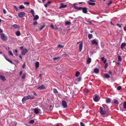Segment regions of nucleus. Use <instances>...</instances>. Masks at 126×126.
<instances>
[{
	"mask_svg": "<svg viewBox=\"0 0 126 126\" xmlns=\"http://www.w3.org/2000/svg\"><path fill=\"white\" fill-rule=\"evenodd\" d=\"M107 109V107L105 105H103L102 107H100V111L101 114L104 116H108L109 114L106 112Z\"/></svg>",
	"mask_w": 126,
	"mask_h": 126,
	"instance_id": "1",
	"label": "nucleus"
},
{
	"mask_svg": "<svg viewBox=\"0 0 126 126\" xmlns=\"http://www.w3.org/2000/svg\"><path fill=\"white\" fill-rule=\"evenodd\" d=\"M1 38L3 40L6 41L7 40V37L3 33H1L0 34Z\"/></svg>",
	"mask_w": 126,
	"mask_h": 126,
	"instance_id": "2",
	"label": "nucleus"
},
{
	"mask_svg": "<svg viewBox=\"0 0 126 126\" xmlns=\"http://www.w3.org/2000/svg\"><path fill=\"white\" fill-rule=\"evenodd\" d=\"M95 1L96 0H89V1L87 3L89 5L94 6L95 5Z\"/></svg>",
	"mask_w": 126,
	"mask_h": 126,
	"instance_id": "3",
	"label": "nucleus"
},
{
	"mask_svg": "<svg viewBox=\"0 0 126 126\" xmlns=\"http://www.w3.org/2000/svg\"><path fill=\"white\" fill-rule=\"evenodd\" d=\"M100 98L99 96L96 95H95L93 97V99L96 102H98Z\"/></svg>",
	"mask_w": 126,
	"mask_h": 126,
	"instance_id": "4",
	"label": "nucleus"
},
{
	"mask_svg": "<svg viewBox=\"0 0 126 126\" xmlns=\"http://www.w3.org/2000/svg\"><path fill=\"white\" fill-rule=\"evenodd\" d=\"M28 52V50L27 49L24 48L22 49L21 51V54L23 55H25L26 53Z\"/></svg>",
	"mask_w": 126,
	"mask_h": 126,
	"instance_id": "5",
	"label": "nucleus"
},
{
	"mask_svg": "<svg viewBox=\"0 0 126 126\" xmlns=\"http://www.w3.org/2000/svg\"><path fill=\"white\" fill-rule=\"evenodd\" d=\"M25 15L24 12H20L18 14V16L19 17H22L24 16Z\"/></svg>",
	"mask_w": 126,
	"mask_h": 126,
	"instance_id": "6",
	"label": "nucleus"
},
{
	"mask_svg": "<svg viewBox=\"0 0 126 126\" xmlns=\"http://www.w3.org/2000/svg\"><path fill=\"white\" fill-rule=\"evenodd\" d=\"M91 42L93 45H97L98 44L97 40H96V39L93 40L91 41Z\"/></svg>",
	"mask_w": 126,
	"mask_h": 126,
	"instance_id": "7",
	"label": "nucleus"
},
{
	"mask_svg": "<svg viewBox=\"0 0 126 126\" xmlns=\"http://www.w3.org/2000/svg\"><path fill=\"white\" fill-rule=\"evenodd\" d=\"M62 104L64 108H66L67 107V103L65 101L63 100L62 102Z\"/></svg>",
	"mask_w": 126,
	"mask_h": 126,
	"instance_id": "8",
	"label": "nucleus"
},
{
	"mask_svg": "<svg viewBox=\"0 0 126 126\" xmlns=\"http://www.w3.org/2000/svg\"><path fill=\"white\" fill-rule=\"evenodd\" d=\"M63 3H61L60 4L61 6L59 7V8L60 9L62 8H64L67 6L66 5H63Z\"/></svg>",
	"mask_w": 126,
	"mask_h": 126,
	"instance_id": "9",
	"label": "nucleus"
},
{
	"mask_svg": "<svg viewBox=\"0 0 126 126\" xmlns=\"http://www.w3.org/2000/svg\"><path fill=\"white\" fill-rule=\"evenodd\" d=\"M126 46V43H122L121 45V48L122 50L123 49V48L124 47Z\"/></svg>",
	"mask_w": 126,
	"mask_h": 126,
	"instance_id": "10",
	"label": "nucleus"
},
{
	"mask_svg": "<svg viewBox=\"0 0 126 126\" xmlns=\"http://www.w3.org/2000/svg\"><path fill=\"white\" fill-rule=\"evenodd\" d=\"M34 112L36 114H38L39 112V110L38 108H35L33 109Z\"/></svg>",
	"mask_w": 126,
	"mask_h": 126,
	"instance_id": "11",
	"label": "nucleus"
},
{
	"mask_svg": "<svg viewBox=\"0 0 126 126\" xmlns=\"http://www.w3.org/2000/svg\"><path fill=\"white\" fill-rule=\"evenodd\" d=\"M82 45H83V44H82V43H81L79 44V51L80 52L81 51V50L82 49Z\"/></svg>",
	"mask_w": 126,
	"mask_h": 126,
	"instance_id": "12",
	"label": "nucleus"
},
{
	"mask_svg": "<svg viewBox=\"0 0 126 126\" xmlns=\"http://www.w3.org/2000/svg\"><path fill=\"white\" fill-rule=\"evenodd\" d=\"M12 26L15 29H18L20 27L19 25L17 24H15Z\"/></svg>",
	"mask_w": 126,
	"mask_h": 126,
	"instance_id": "13",
	"label": "nucleus"
},
{
	"mask_svg": "<svg viewBox=\"0 0 126 126\" xmlns=\"http://www.w3.org/2000/svg\"><path fill=\"white\" fill-rule=\"evenodd\" d=\"M83 12L84 13H86L87 12V9L86 7L83 8L82 9Z\"/></svg>",
	"mask_w": 126,
	"mask_h": 126,
	"instance_id": "14",
	"label": "nucleus"
},
{
	"mask_svg": "<svg viewBox=\"0 0 126 126\" xmlns=\"http://www.w3.org/2000/svg\"><path fill=\"white\" fill-rule=\"evenodd\" d=\"M0 79L3 81H5L6 80V78L4 76L1 75L0 76Z\"/></svg>",
	"mask_w": 126,
	"mask_h": 126,
	"instance_id": "15",
	"label": "nucleus"
},
{
	"mask_svg": "<svg viewBox=\"0 0 126 126\" xmlns=\"http://www.w3.org/2000/svg\"><path fill=\"white\" fill-rule=\"evenodd\" d=\"M28 99H29L27 96H25L22 98V102H24L26 100H28Z\"/></svg>",
	"mask_w": 126,
	"mask_h": 126,
	"instance_id": "16",
	"label": "nucleus"
},
{
	"mask_svg": "<svg viewBox=\"0 0 126 126\" xmlns=\"http://www.w3.org/2000/svg\"><path fill=\"white\" fill-rule=\"evenodd\" d=\"M28 99H32L34 98V96L30 95H28L27 96Z\"/></svg>",
	"mask_w": 126,
	"mask_h": 126,
	"instance_id": "17",
	"label": "nucleus"
},
{
	"mask_svg": "<svg viewBox=\"0 0 126 126\" xmlns=\"http://www.w3.org/2000/svg\"><path fill=\"white\" fill-rule=\"evenodd\" d=\"M33 16L34 17V20H36L38 19L39 18V16L36 15L35 16L34 15V16Z\"/></svg>",
	"mask_w": 126,
	"mask_h": 126,
	"instance_id": "18",
	"label": "nucleus"
},
{
	"mask_svg": "<svg viewBox=\"0 0 126 126\" xmlns=\"http://www.w3.org/2000/svg\"><path fill=\"white\" fill-rule=\"evenodd\" d=\"M94 71L95 73L97 74L99 73V69L97 68H95L94 69Z\"/></svg>",
	"mask_w": 126,
	"mask_h": 126,
	"instance_id": "19",
	"label": "nucleus"
},
{
	"mask_svg": "<svg viewBox=\"0 0 126 126\" xmlns=\"http://www.w3.org/2000/svg\"><path fill=\"white\" fill-rule=\"evenodd\" d=\"M50 26L51 28L55 30H57L58 29V28L56 26H55V27H54V25H53L52 24Z\"/></svg>",
	"mask_w": 126,
	"mask_h": 126,
	"instance_id": "20",
	"label": "nucleus"
},
{
	"mask_svg": "<svg viewBox=\"0 0 126 126\" xmlns=\"http://www.w3.org/2000/svg\"><path fill=\"white\" fill-rule=\"evenodd\" d=\"M45 89V87L43 85H42L39 86L38 88V89H40V90L44 89Z\"/></svg>",
	"mask_w": 126,
	"mask_h": 126,
	"instance_id": "21",
	"label": "nucleus"
},
{
	"mask_svg": "<svg viewBox=\"0 0 126 126\" xmlns=\"http://www.w3.org/2000/svg\"><path fill=\"white\" fill-rule=\"evenodd\" d=\"M111 99L110 98H108L106 100V102L107 103H110L111 101Z\"/></svg>",
	"mask_w": 126,
	"mask_h": 126,
	"instance_id": "22",
	"label": "nucleus"
},
{
	"mask_svg": "<svg viewBox=\"0 0 126 126\" xmlns=\"http://www.w3.org/2000/svg\"><path fill=\"white\" fill-rule=\"evenodd\" d=\"M39 63L38 62H37L35 63V67L36 68H38L39 66Z\"/></svg>",
	"mask_w": 126,
	"mask_h": 126,
	"instance_id": "23",
	"label": "nucleus"
},
{
	"mask_svg": "<svg viewBox=\"0 0 126 126\" xmlns=\"http://www.w3.org/2000/svg\"><path fill=\"white\" fill-rule=\"evenodd\" d=\"M91 59L90 58H88L87 60V63L89 64L91 62Z\"/></svg>",
	"mask_w": 126,
	"mask_h": 126,
	"instance_id": "24",
	"label": "nucleus"
},
{
	"mask_svg": "<svg viewBox=\"0 0 126 126\" xmlns=\"http://www.w3.org/2000/svg\"><path fill=\"white\" fill-rule=\"evenodd\" d=\"M16 34L17 36H19L21 35V33L20 32L17 31L16 33Z\"/></svg>",
	"mask_w": 126,
	"mask_h": 126,
	"instance_id": "25",
	"label": "nucleus"
},
{
	"mask_svg": "<svg viewBox=\"0 0 126 126\" xmlns=\"http://www.w3.org/2000/svg\"><path fill=\"white\" fill-rule=\"evenodd\" d=\"M114 104H119V101H118L116 99H114Z\"/></svg>",
	"mask_w": 126,
	"mask_h": 126,
	"instance_id": "26",
	"label": "nucleus"
},
{
	"mask_svg": "<svg viewBox=\"0 0 126 126\" xmlns=\"http://www.w3.org/2000/svg\"><path fill=\"white\" fill-rule=\"evenodd\" d=\"M105 77L106 78H109L110 77V76L109 75L107 74H106L105 75Z\"/></svg>",
	"mask_w": 126,
	"mask_h": 126,
	"instance_id": "27",
	"label": "nucleus"
},
{
	"mask_svg": "<svg viewBox=\"0 0 126 126\" xmlns=\"http://www.w3.org/2000/svg\"><path fill=\"white\" fill-rule=\"evenodd\" d=\"M71 23L70 22L67 21L66 22L65 24L66 25H67L70 24Z\"/></svg>",
	"mask_w": 126,
	"mask_h": 126,
	"instance_id": "28",
	"label": "nucleus"
},
{
	"mask_svg": "<svg viewBox=\"0 0 126 126\" xmlns=\"http://www.w3.org/2000/svg\"><path fill=\"white\" fill-rule=\"evenodd\" d=\"M93 36V35L92 34H88V37L89 39H91L92 38Z\"/></svg>",
	"mask_w": 126,
	"mask_h": 126,
	"instance_id": "29",
	"label": "nucleus"
},
{
	"mask_svg": "<svg viewBox=\"0 0 126 126\" xmlns=\"http://www.w3.org/2000/svg\"><path fill=\"white\" fill-rule=\"evenodd\" d=\"M123 107L124 109H126V102H125L123 104Z\"/></svg>",
	"mask_w": 126,
	"mask_h": 126,
	"instance_id": "30",
	"label": "nucleus"
},
{
	"mask_svg": "<svg viewBox=\"0 0 126 126\" xmlns=\"http://www.w3.org/2000/svg\"><path fill=\"white\" fill-rule=\"evenodd\" d=\"M30 11L31 13L32 14V16H34V13L33 10L32 9H31Z\"/></svg>",
	"mask_w": 126,
	"mask_h": 126,
	"instance_id": "31",
	"label": "nucleus"
},
{
	"mask_svg": "<svg viewBox=\"0 0 126 126\" xmlns=\"http://www.w3.org/2000/svg\"><path fill=\"white\" fill-rule=\"evenodd\" d=\"M118 61L120 62L122 61V59L121 57L120 56H118Z\"/></svg>",
	"mask_w": 126,
	"mask_h": 126,
	"instance_id": "32",
	"label": "nucleus"
},
{
	"mask_svg": "<svg viewBox=\"0 0 126 126\" xmlns=\"http://www.w3.org/2000/svg\"><path fill=\"white\" fill-rule=\"evenodd\" d=\"M79 74H80V73L79 72H78V71L77 72H76V77L78 76L79 75Z\"/></svg>",
	"mask_w": 126,
	"mask_h": 126,
	"instance_id": "33",
	"label": "nucleus"
},
{
	"mask_svg": "<svg viewBox=\"0 0 126 126\" xmlns=\"http://www.w3.org/2000/svg\"><path fill=\"white\" fill-rule=\"evenodd\" d=\"M8 52L9 53V54L10 55H11V56H13V55L14 54H13V53H12L11 51H8Z\"/></svg>",
	"mask_w": 126,
	"mask_h": 126,
	"instance_id": "34",
	"label": "nucleus"
},
{
	"mask_svg": "<svg viewBox=\"0 0 126 126\" xmlns=\"http://www.w3.org/2000/svg\"><path fill=\"white\" fill-rule=\"evenodd\" d=\"M81 79V77H79L76 80L77 81H80Z\"/></svg>",
	"mask_w": 126,
	"mask_h": 126,
	"instance_id": "35",
	"label": "nucleus"
},
{
	"mask_svg": "<svg viewBox=\"0 0 126 126\" xmlns=\"http://www.w3.org/2000/svg\"><path fill=\"white\" fill-rule=\"evenodd\" d=\"M84 91L86 93H88L89 92V90L87 89H84Z\"/></svg>",
	"mask_w": 126,
	"mask_h": 126,
	"instance_id": "36",
	"label": "nucleus"
},
{
	"mask_svg": "<svg viewBox=\"0 0 126 126\" xmlns=\"http://www.w3.org/2000/svg\"><path fill=\"white\" fill-rule=\"evenodd\" d=\"M54 92L55 93H58V91L57 89L55 88H54L53 89Z\"/></svg>",
	"mask_w": 126,
	"mask_h": 126,
	"instance_id": "37",
	"label": "nucleus"
},
{
	"mask_svg": "<svg viewBox=\"0 0 126 126\" xmlns=\"http://www.w3.org/2000/svg\"><path fill=\"white\" fill-rule=\"evenodd\" d=\"M19 8L21 9H22L25 8V7L23 5H21L20 6Z\"/></svg>",
	"mask_w": 126,
	"mask_h": 126,
	"instance_id": "38",
	"label": "nucleus"
},
{
	"mask_svg": "<svg viewBox=\"0 0 126 126\" xmlns=\"http://www.w3.org/2000/svg\"><path fill=\"white\" fill-rule=\"evenodd\" d=\"M26 77V75L25 74H23V75L22 76V78L23 79H25Z\"/></svg>",
	"mask_w": 126,
	"mask_h": 126,
	"instance_id": "39",
	"label": "nucleus"
},
{
	"mask_svg": "<svg viewBox=\"0 0 126 126\" xmlns=\"http://www.w3.org/2000/svg\"><path fill=\"white\" fill-rule=\"evenodd\" d=\"M34 121L33 120H32L30 121L29 122L30 124H33L34 123Z\"/></svg>",
	"mask_w": 126,
	"mask_h": 126,
	"instance_id": "40",
	"label": "nucleus"
},
{
	"mask_svg": "<svg viewBox=\"0 0 126 126\" xmlns=\"http://www.w3.org/2000/svg\"><path fill=\"white\" fill-rule=\"evenodd\" d=\"M58 47L60 48H62L63 47V46L60 45H58Z\"/></svg>",
	"mask_w": 126,
	"mask_h": 126,
	"instance_id": "41",
	"label": "nucleus"
},
{
	"mask_svg": "<svg viewBox=\"0 0 126 126\" xmlns=\"http://www.w3.org/2000/svg\"><path fill=\"white\" fill-rule=\"evenodd\" d=\"M108 64V63H106L105 66V68H106L107 67Z\"/></svg>",
	"mask_w": 126,
	"mask_h": 126,
	"instance_id": "42",
	"label": "nucleus"
},
{
	"mask_svg": "<svg viewBox=\"0 0 126 126\" xmlns=\"http://www.w3.org/2000/svg\"><path fill=\"white\" fill-rule=\"evenodd\" d=\"M7 61H8V62H9L10 63H12V64L13 63L12 62V61H11L10 60L8 59H7Z\"/></svg>",
	"mask_w": 126,
	"mask_h": 126,
	"instance_id": "43",
	"label": "nucleus"
},
{
	"mask_svg": "<svg viewBox=\"0 0 126 126\" xmlns=\"http://www.w3.org/2000/svg\"><path fill=\"white\" fill-rule=\"evenodd\" d=\"M121 86H119L117 87V89L118 90H120L121 89Z\"/></svg>",
	"mask_w": 126,
	"mask_h": 126,
	"instance_id": "44",
	"label": "nucleus"
},
{
	"mask_svg": "<svg viewBox=\"0 0 126 126\" xmlns=\"http://www.w3.org/2000/svg\"><path fill=\"white\" fill-rule=\"evenodd\" d=\"M80 123L81 126H85V125L83 123L80 122Z\"/></svg>",
	"mask_w": 126,
	"mask_h": 126,
	"instance_id": "45",
	"label": "nucleus"
},
{
	"mask_svg": "<svg viewBox=\"0 0 126 126\" xmlns=\"http://www.w3.org/2000/svg\"><path fill=\"white\" fill-rule=\"evenodd\" d=\"M45 27V26H42L39 29L40 30H42L43 28Z\"/></svg>",
	"mask_w": 126,
	"mask_h": 126,
	"instance_id": "46",
	"label": "nucleus"
},
{
	"mask_svg": "<svg viewBox=\"0 0 126 126\" xmlns=\"http://www.w3.org/2000/svg\"><path fill=\"white\" fill-rule=\"evenodd\" d=\"M32 93H33V95H34V96H37V94L35 92H33Z\"/></svg>",
	"mask_w": 126,
	"mask_h": 126,
	"instance_id": "47",
	"label": "nucleus"
},
{
	"mask_svg": "<svg viewBox=\"0 0 126 126\" xmlns=\"http://www.w3.org/2000/svg\"><path fill=\"white\" fill-rule=\"evenodd\" d=\"M14 7L16 11H17L18 10V9L16 6H14Z\"/></svg>",
	"mask_w": 126,
	"mask_h": 126,
	"instance_id": "48",
	"label": "nucleus"
},
{
	"mask_svg": "<svg viewBox=\"0 0 126 126\" xmlns=\"http://www.w3.org/2000/svg\"><path fill=\"white\" fill-rule=\"evenodd\" d=\"M37 22L36 21H35L33 23V24L34 25H36L37 24Z\"/></svg>",
	"mask_w": 126,
	"mask_h": 126,
	"instance_id": "49",
	"label": "nucleus"
},
{
	"mask_svg": "<svg viewBox=\"0 0 126 126\" xmlns=\"http://www.w3.org/2000/svg\"><path fill=\"white\" fill-rule=\"evenodd\" d=\"M24 4H25L29 5V3L28 2H25L24 3Z\"/></svg>",
	"mask_w": 126,
	"mask_h": 126,
	"instance_id": "50",
	"label": "nucleus"
},
{
	"mask_svg": "<svg viewBox=\"0 0 126 126\" xmlns=\"http://www.w3.org/2000/svg\"><path fill=\"white\" fill-rule=\"evenodd\" d=\"M51 3V1H48L47 2V3L46 4H47V5H49V4H50Z\"/></svg>",
	"mask_w": 126,
	"mask_h": 126,
	"instance_id": "51",
	"label": "nucleus"
},
{
	"mask_svg": "<svg viewBox=\"0 0 126 126\" xmlns=\"http://www.w3.org/2000/svg\"><path fill=\"white\" fill-rule=\"evenodd\" d=\"M117 25L118 26V27H119L120 28H121V25L119 24H117Z\"/></svg>",
	"mask_w": 126,
	"mask_h": 126,
	"instance_id": "52",
	"label": "nucleus"
},
{
	"mask_svg": "<svg viewBox=\"0 0 126 126\" xmlns=\"http://www.w3.org/2000/svg\"><path fill=\"white\" fill-rule=\"evenodd\" d=\"M3 13L4 14H5L6 13V11L4 9H3Z\"/></svg>",
	"mask_w": 126,
	"mask_h": 126,
	"instance_id": "53",
	"label": "nucleus"
},
{
	"mask_svg": "<svg viewBox=\"0 0 126 126\" xmlns=\"http://www.w3.org/2000/svg\"><path fill=\"white\" fill-rule=\"evenodd\" d=\"M58 59V57H55L54 58H53V59L54 60H57Z\"/></svg>",
	"mask_w": 126,
	"mask_h": 126,
	"instance_id": "54",
	"label": "nucleus"
},
{
	"mask_svg": "<svg viewBox=\"0 0 126 126\" xmlns=\"http://www.w3.org/2000/svg\"><path fill=\"white\" fill-rule=\"evenodd\" d=\"M101 59L102 61H103L105 60V58L104 57H103L101 58Z\"/></svg>",
	"mask_w": 126,
	"mask_h": 126,
	"instance_id": "55",
	"label": "nucleus"
},
{
	"mask_svg": "<svg viewBox=\"0 0 126 126\" xmlns=\"http://www.w3.org/2000/svg\"><path fill=\"white\" fill-rule=\"evenodd\" d=\"M112 3V2L111 1H110L109 3L108 4V6H109Z\"/></svg>",
	"mask_w": 126,
	"mask_h": 126,
	"instance_id": "56",
	"label": "nucleus"
},
{
	"mask_svg": "<svg viewBox=\"0 0 126 126\" xmlns=\"http://www.w3.org/2000/svg\"><path fill=\"white\" fill-rule=\"evenodd\" d=\"M25 63H24L23 65L22 66V68H25Z\"/></svg>",
	"mask_w": 126,
	"mask_h": 126,
	"instance_id": "57",
	"label": "nucleus"
},
{
	"mask_svg": "<svg viewBox=\"0 0 126 126\" xmlns=\"http://www.w3.org/2000/svg\"><path fill=\"white\" fill-rule=\"evenodd\" d=\"M74 7L76 9L78 10V8H79L78 7H77L76 6H74Z\"/></svg>",
	"mask_w": 126,
	"mask_h": 126,
	"instance_id": "58",
	"label": "nucleus"
},
{
	"mask_svg": "<svg viewBox=\"0 0 126 126\" xmlns=\"http://www.w3.org/2000/svg\"><path fill=\"white\" fill-rule=\"evenodd\" d=\"M103 61V63H106V61H107V59H106L105 60H104Z\"/></svg>",
	"mask_w": 126,
	"mask_h": 126,
	"instance_id": "59",
	"label": "nucleus"
},
{
	"mask_svg": "<svg viewBox=\"0 0 126 126\" xmlns=\"http://www.w3.org/2000/svg\"><path fill=\"white\" fill-rule=\"evenodd\" d=\"M78 10H81V9H82L83 8L82 7H78Z\"/></svg>",
	"mask_w": 126,
	"mask_h": 126,
	"instance_id": "60",
	"label": "nucleus"
},
{
	"mask_svg": "<svg viewBox=\"0 0 126 126\" xmlns=\"http://www.w3.org/2000/svg\"><path fill=\"white\" fill-rule=\"evenodd\" d=\"M120 110H122V111L123 110V108L121 107V106H120Z\"/></svg>",
	"mask_w": 126,
	"mask_h": 126,
	"instance_id": "61",
	"label": "nucleus"
},
{
	"mask_svg": "<svg viewBox=\"0 0 126 126\" xmlns=\"http://www.w3.org/2000/svg\"><path fill=\"white\" fill-rule=\"evenodd\" d=\"M3 32L2 30L0 28V33H2Z\"/></svg>",
	"mask_w": 126,
	"mask_h": 126,
	"instance_id": "62",
	"label": "nucleus"
},
{
	"mask_svg": "<svg viewBox=\"0 0 126 126\" xmlns=\"http://www.w3.org/2000/svg\"><path fill=\"white\" fill-rule=\"evenodd\" d=\"M22 74V71H21L20 72V75H21Z\"/></svg>",
	"mask_w": 126,
	"mask_h": 126,
	"instance_id": "63",
	"label": "nucleus"
},
{
	"mask_svg": "<svg viewBox=\"0 0 126 126\" xmlns=\"http://www.w3.org/2000/svg\"><path fill=\"white\" fill-rule=\"evenodd\" d=\"M124 30L125 31H126V26H125L124 28Z\"/></svg>",
	"mask_w": 126,
	"mask_h": 126,
	"instance_id": "64",
	"label": "nucleus"
}]
</instances>
